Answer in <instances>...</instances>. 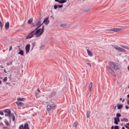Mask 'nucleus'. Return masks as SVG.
Returning <instances> with one entry per match:
<instances>
[{
  "label": "nucleus",
  "mask_w": 129,
  "mask_h": 129,
  "mask_svg": "<svg viewBox=\"0 0 129 129\" xmlns=\"http://www.w3.org/2000/svg\"><path fill=\"white\" fill-rule=\"evenodd\" d=\"M114 129H119V127L118 126V125H115Z\"/></svg>",
  "instance_id": "37998d69"
},
{
  "label": "nucleus",
  "mask_w": 129,
  "mask_h": 129,
  "mask_svg": "<svg viewBox=\"0 0 129 129\" xmlns=\"http://www.w3.org/2000/svg\"><path fill=\"white\" fill-rule=\"evenodd\" d=\"M3 111L5 112V113H8V114H10V115L12 114V111L9 109H6L4 110Z\"/></svg>",
  "instance_id": "f8f14e48"
},
{
  "label": "nucleus",
  "mask_w": 129,
  "mask_h": 129,
  "mask_svg": "<svg viewBox=\"0 0 129 129\" xmlns=\"http://www.w3.org/2000/svg\"><path fill=\"white\" fill-rule=\"evenodd\" d=\"M112 47L114 48L118 52H122V53H125V49L118 47V46L116 45V46H114L113 45H112Z\"/></svg>",
  "instance_id": "39448f33"
},
{
  "label": "nucleus",
  "mask_w": 129,
  "mask_h": 129,
  "mask_svg": "<svg viewBox=\"0 0 129 129\" xmlns=\"http://www.w3.org/2000/svg\"><path fill=\"white\" fill-rule=\"evenodd\" d=\"M124 127H126V128L129 129V123H126V124L124 125Z\"/></svg>",
  "instance_id": "c756f323"
},
{
  "label": "nucleus",
  "mask_w": 129,
  "mask_h": 129,
  "mask_svg": "<svg viewBox=\"0 0 129 129\" xmlns=\"http://www.w3.org/2000/svg\"><path fill=\"white\" fill-rule=\"evenodd\" d=\"M37 90H38V92H41V91H40V89L38 88V89H37Z\"/></svg>",
  "instance_id": "4d7b16f0"
},
{
  "label": "nucleus",
  "mask_w": 129,
  "mask_h": 129,
  "mask_svg": "<svg viewBox=\"0 0 129 129\" xmlns=\"http://www.w3.org/2000/svg\"><path fill=\"white\" fill-rule=\"evenodd\" d=\"M114 123H115V124H116V125L118 124V122L117 121V118L114 117Z\"/></svg>",
  "instance_id": "393cba45"
},
{
  "label": "nucleus",
  "mask_w": 129,
  "mask_h": 129,
  "mask_svg": "<svg viewBox=\"0 0 129 129\" xmlns=\"http://www.w3.org/2000/svg\"><path fill=\"white\" fill-rule=\"evenodd\" d=\"M7 66H10V65H13V61L10 62V63H7Z\"/></svg>",
  "instance_id": "58836bf2"
},
{
  "label": "nucleus",
  "mask_w": 129,
  "mask_h": 129,
  "mask_svg": "<svg viewBox=\"0 0 129 129\" xmlns=\"http://www.w3.org/2000/svg\"><path fill=\"white\" fill-rule=\"evenodd\" d=\"M57 106V104L53 102H49L47 105V111H51L53 108Z\"/></svg>",
  "instance_id": "f03ea898"
},
{
  "label": "nucleus",
  "mask_w": 129,
  "mask_h": 129,
  "mask_svg": "<svg viewBox=\"0 0 129 129\" xmlns=\"http://www.w3.org/2000/svg\"><path fill=\"white\" fill-rule=\"evenodd\" d=\"M54 10H57L58 9V5H55L54 6Z\"/></svg>",
  "instance_id": "4c0bfd02"
},
{
  "label": "nucleus",
  "mask_w": 129,
  "mask_h": 129,
  "mask_svg": "<svg viewBox=\"0 0 129 129\" xmlns=\"http://www.w3.org/2000/svg\"><path fill=\"white\" fill-rule=\"evenodd\" d=\"M92 85H93V83L92 82H91L89 86V94H90V95H91V89L92 88Z\"/></svg>",
  "instance_id": "ddd939ff"
},
{
  "label": "nucleus",
  "mask_w": 129,
  "mask_h": 129,
  "mask_svg": "<svg viewBox=\"0 0 129 129\" xmlns=\"http://www.w3.org/2000/svg\"><path fill=\"white\" fill-rule=\"evenodd\" d=\"M5 30H6V31H8V30H9V29L10 28V22H7L5 24Z\"/></svg>",
  "instance_id": "9b49d317"
},
{
  "label": "nucleus",
  "mask_w": 129,
  "mask_h": 129,
  "mask_svg": "<svg viewBox=\"0 0 129 129\" xmlns=\"http://www.w3.org/2000/svg\"><path fill=\"white\" fill-rule=\"evenodd\" d=\"M119 100H120V101H121V100H122V98H120V99H119Z\"/></svg>",
  "instance_id": "bf43d9fd"
},
{
  "label": "nucleus",
  "mask_w": 129,
  "mask_h": 129,
  "mask_svg": "<svg viewBox=\"0 0 129 129\" xmlns=\"http://www.w3.org/2000/svg\"><path fill=\"white\" fill-rule=\"evenodd\" d=\"M127 98H129V94L127 95Z\"/></svg>",
  "instance_id": "052dcab7"
},
{
  "label": "nucleus",
  "mask_w": 129,
  "mask_h": 129,
  "mask_svg": "<svg viewBox=\"0 0 129 129\" xmlns=\"http://www.w3.org/2000/svg\"><path fill=\"white\" fill-rule=\"evenodd\" d=\"M55 2L56 3H58V4H65V3H67V0H55Z\"/></svg>",
  "instance_id": "9d476101"
},
{
  "label": "nucleus",
  "mask_w": 129,
  "mask_h": 129,
  "mask_svg": "<svg viewBox=\"0 0 129 129\" xmlns=\"http://www.w3.org/2000/svg\"><path fill=\"white\" fill-rule=\"evenodd\" d=\"M110 65L111 67L114 68V70H119L121 68V66L118 63H115L114 62L110 61Z\"/></svg>",
  "instance_id": "7ed1b4c3"
},
{
  "label": "nucleus",
  "mask_w": 129,
  "mask_h": 129,
  "mask_svg": "<svg viewBox=\"0 0 129 129\" xmlns=\"http://www.w3.org/2000/svg\"><path fill=\"white\" fill-rule=\"evenodd\" d=\"M121 47H122V48H124V49H126V50H129V47L126 45H121Z\"/></svg>",
  "instance_id": "b1692460"
},
{
  "label": "nucleus",
  "mask_w": 129,
  "mask_h": 129,
  "mask_svg": "<svg viewBox=\"0 0 129 129\" xmlns=\"http://www.w3.org/2000/svg\"><path fill=\"white\" fill-rule=\"evenodd\" d=\"M37 25H36V24H32V25L31 26V28H35V27H36Z\"/></svg>",
  "instance_id": "a18cd8bd"
},
{
  "label": "nucleus",
  "mask_w": 129,
  "mask_h": 129,
  "mask_svg": "<svg viewBox=\"0 0 129 129\" xmlns=\"http://www.w3.org/2000/svg\"><path fill=\"white\" fill-rule=\"evenodd\" d=\"M10 117H12L13 121H15V120H16V117L15 116V114L14 113H12L10 115Z\"/></svg>",
  "instance_id": "f3484780"
},
{
  "label": "nucleus",
  "mask_w": 129,
  "mask_h": 129,
  "mask_svg": "<svg viewBox=\"0 0 129 129\" xmlns=\"http://www.w3.org/2000/svg\"><path fill=\"white\" fill-rule=\"evenodd\" d=\"M33 22V18H30L27 22V23L29 25H31V24H32V23Z\"/></svg>",
  "instance_id": "412c9836"
},
{
  "label": "nucleus",
  "mask_w": 129,
  "mask_h": 129,
  "mask_svg": "<svg viewBox=\"0 0 129 129\" xmlns=\"http://www.w3.org/2000/svg\"><path fill=\"white\" fill-rule=\"evenodd\" d=\"M109 31H111V32H115V33H118L119 32H121L122 29L120 28H113L109 29Z\"/></svg>",
  "instance_id": "0eeeda50"
},
{
  "label": "nucleus",
  "mask_w": 129,
  "mask_h": 129,
  "mask_svg": "<svg viewBox=\"0 0 129 129\" xmlns=\"http://www.w3.org/2000/svg\"><path fill=\"white\" fill-rule=\"evenodd\" d=\"M44 31H45V26L42 25V28L39 29H35L33 31H31L25 38V40H28V39H32L34 36H36V38L41 37L42 34H44Z\"/></svg>",
  "instance_id": "f257e3e1"
},
{
  "label": "nucleus",
  "mask_w": 129,
  "mask_h": 129,
  "mask_svg": "<svg viewBox=\"0 0 129 129\" xmlns=\"http://www.w3.org/2000/svg\"><path fill=\"white\" fill-rule=\"evenodd\" d=\"M120 116H121V114H120V113H118L116 114V117H115V118H119V117H120Z\"/></svg>",
  "instance_id": "cd10ccee"
},
{
  "label": "nucleus",
  "mask_w": 129,
  "mask_h": 129,
  "mask_svg": "<svg viewBox=\"0 0 129 129\" xmlns=\"http://www.w3.org/2000/svg\"><path fill=\"white\" fill-rule=\"evenodd\" d=\"M84 12L85 13H90V9H85L84 10Z\"/></svg>",
  "instance_id": "2f4dec72"
},
{
  "label": "nucleus",
  "mask_w": 129,
  "mask_h": 129,
  "mask_svg": "<svg viewBox=\"0 0 129 129\" xmlns=\"http://www.w3.org/2000/svg\"><path fill=\"white\" fill-rule=\"evenodd\" d=\"M87 52L88 53V55H89V56H90V57H92V56H93V54L92 53V52L90 51V50H89V49L87 50Z\"/></svg>",
  "instance_id": "dca6fc26"
},
{
  "label": "nucleus",
  "mask_w": 129,
  "mask_h": 129,
  "mask_svg": "<svg viewBox=\"0 0 129 129\" xmlns=\"http://www.w3.org/2000/svg\"><path fill=\"white\" fill-rule=\"evenodd\" d=\"M36 26H39V25H43V22L40 21H36Z\"/></svg>",
  "instance_id": "a878e982"
},
{
  "label": "nucleus",
  "mask_w": 129,
  "mask_h": 129,
  "mask_svg": "<svg viewBox=\"0 0 129 129\" xmlns=\"http://www.w3.org/2000/svg\"><path fill=\"white\" fill-rule=\"evenodd\" d=\"M117 120L118 121V122H119L120 121V120L119 119V118H117Z\"/></svg>",
  "instance_id": "3c124183"
},
{
  "label": "nucleus",
  "mask_w": 129,
  "mask_h": 129,
  "mask_svg": "<svg viewBox=\"0 0 129 129\" xmlns=\"http://www.w3.org/2000/svg\"><path fill=\"white\" fill-rule=\"evenodd\" d=\"M36 26L37 27L35 29H40V28H41V27H42V26H43V24H39V25H36Z\"/></svg>",
  "instance_id": "7c9ffc66"
},
{
  "label": "nucleus",
  "mask_w": 129,
  "mask_h": 129,
  "mask_svg": "<svg viewBox=\"0 0 129 129\" xmlns=\"http://www.w3.org/2000/svg\"><path fill=\"white\" fill-rule=\"evenodd\" d=\"M78 123H77V122H75L74 123H73V126L74 127H75V126H77Z\"/></svg>",
  "instance_id": "473e14b6"
},
{
  "label": "nucleus",
  "mask_w": 129,
  "mask_h": 129,
  "mask_svg": "<svg viewBox=\"0 0 129 129\" xmlns=\"http://www.w3.org/2000/svg\"><path fill=\"white\" fill-rule=\"evenodd\" d=\"M19 129H24V125L23 124H21L19 126Z\"/></svg>",
  "instance_id": "72a5a7b5"
},
{
  "label": "nucleus",
  "mask_w": 129,
  "mask_h": 129,
  "mask_svg": "<svg viewBox=\"0 0 129 129\" xmlns=\"http://www.w3.org/2000/svg\"><path fill=\"white\" fill-rule=\"evenodd\" d=\"M58 8H59V9H62V8H63V5H57Z\"/></svg>",
  "instance_id": "a19ab883"
},
{
  "label": "nucleus",
  "mask_w": 129,
  "mask_h": 129,
  "mask_svg": "<svg viewBox=\"0 0 129 129\" xmlns=\"http://www.w3.org/2000/svg\"><path fill=\"white\" fill-rule=\"evenodd\" d=\"M0 68H2V69L5 68L4 67V66H0Z\"/></svg>",
  "instance_id": "6e6d98bb"
},
{
  "label": "nucleus",
  "mask_w": 129,
  "mask_h": 129,
  "mask_svg": "<svg viewBox=\"0 0 129 129\" xmlns=\"http://www.w3.org/2000/svg\"><path fill=\"white\" fill-rule=\"evenodd\" d=\"M121 121H125V122H128V119L126 118H123L121 119Z\"/></svg>",
  "instance_id": "aec40b11"
},
{
  "label": "nucleus",
  "mask_w": 129,
  "mask_h": 129,
  "mask_svg": "<svg viewBox=\"0 0 129 129\" xmlns=\"http://www.w3.org/2000/svg\"><path fill=\"white\" fill-rule=\"evenodd\" d=\"M24 129H30V127H29V124L28 123H25L24 126Z\"/></svg>",
  "instance_id": "6ab92c4d"
},
{
  "label": "nucleus",
  "mask_w": 129,
  "mask_h": 129,
  "mask_svg": "<svg viewBox=\"0 0 129 129\" xmlns=\"http://www.w3.org/2000/svg\"><path fill=\"white\" fill-rule=\"evenodd\" d=\"M56 94H57V92L53 91L48 93V94L47 95V96L49 98H53V97H55V96H56Z\"/></svg>",
  "instance_id": "20e7f679"
},
{
  "label": "nucleus",
  "mask_w": 129,
  "mask_h": 129,
  "mask_svg": "<svg viewBox=\"0 0 129 129\" xmlns=\"http://www.w3.org/2000/svg\"><path fill=\"white\" fill-rule=\"evenodd\" d=\"M51 18H52V19H54V17H53V16H51Z\"/></svg>",
  "instance_id": "69168bd1"
},
{
  "label": "nucleus",
  "mask_w": 129,
  "mask_h": 129,
  "mask_svg": "<svg viewBox=\"0 0 129 129\" xmlns=\"http://www.w3.org/2000/svg\"><path fill=\"white\" fill-rule=\"evenodd\" d=\"M35 46H36V42H33L32 43V48L31 51H32V50L34 49V47H35Z\"/></svg>",
  "instance_id": "4be33fe9"
},
{
  "label": "nucleus",
  "mask_w": 129,
  "mask_h": 129,
  "mask_svg": "<svg viewBox=\"0 0 129 129\" xmlns=\"http://www.w3.org/2000/svg\"><path fill=\"white\" fill-rule=\"evenodd\" d=\"M30 48H31V44H28L25 46V51L26 54H28L30 52Z\"/></svg>",
  "instance_id": "6e6552de"
},
{
  "label": "nucleus",
  "mask_w": 129,
  "mask_h": 129,
  "mask_svg": "<svg viewBox=\"0 0 129 129\" xmlns=\"http://www.w3.org/2000/svg\"><path fill=\"white\" fill-rule=\"evenodd\" d=\"M60 27L61 28H68V27H67V24H61Z\"/></svg>",
  "instance_id": "bb28decb"
},
{
  "label": "nucleus",
  "mask_w": 129,
  "mask_h": 129,
  "mask_svg": "<svg viewBox=\"0 0 129 129\" xmlns=\"http://www.w3.org/2000/svg\"><path fill=\"white\" fill-rule=\"evenodd\" d=\"M115 108H116V106H115L114 110H115Z\"/></svg>",
  "instance_id": "774afa93"
},
{
  "label": "nucleus",
  "mask_w": 129,
  "mask_h": 129,
  "mask_svg": "<svg viewBox=\"0 0 129 129\" xmlns=\"http://www.w3.org/2000/svg\"><path fill=\"white\" fill-rule=\"evenodd\" d=\"M122 102H124V99L122 100Z\"/></svg>",
  "instance_id": "e2e57ef3"
},
{
  "label": "nucleus",
  "mask_w": 129,
  "mask_h": 129,
  "mask_svg": "<svg viewBox=\"0 0 129 129\" xmlns=\"http://www.w3.org/2000/svg\"><path fill=\"white\" fill-rule=\"evenodd\" d=\"M127 103L128 105H129V99H127Z\"/></svg>",
  "instance_id": "5fc2aeb1"
},
{
  "label": "nucleus",
  "mask_w": 129,
  "mask_h": 129,
  "mask_svg": "<svg viewBox=\"0 0 129 129\" xmlns=\"http://www.w3.org/2000/svg\"><path fill=\"white\" fill-rule=\"evenodd\" d=\"M5 116H9V117H11V115L9 114H5Z\"/></svg>",
  "instance_id": "49530a36"
},
{
  "label": "nucleus",
  "mask_w": 129,
  "mask_h": 129,
  "mask_svg": "<svg viewBox=\"0 0 129 129\" xmlns=\"http://www.w3.org/2000/svg\"><path fill=\"white\" fill-rule=\"evenodd\" d=\"M117 107L118 109H121V108H122V107H123V104H118L117 105Z\"/></svg>",
  "instance_id": "a211bd4d"
},
{
  "label": "nucleus",
  "mask_w": 129,
  "mask_h": 129,
  "mask_svg": "<svg viewBox=\"0 0 129 129\" xmlns=\"http://www.w3.org/2000/svg\"><path fill=\"white\" fill-rule=\"evenodd\" d=\"M3 129H11V128H10L8 127L4 126V127H3Z\"/></svg>",
  "instance_id": "de8ad7c7"
},
{
  "label": "nucleus",
  "mask_w": 129,
  "mask_h": 129,
  "mask_svg": "<svg viewBox=\"0 0 129 129\" xmlns=\"http://www.w3.org/2000/svg\"><path fill=\"white\" fill-rule=\"evenodd\" d=\"M87 65H89L90 66V67H91V63H90L89 62H87Z\"/></svg>",
  "instance_id": "09e8293b"
},
{
  "label": "nucleus",
  "mask_w": 129,
  "mask_h": 129,
  "mask_svg": "<svg viewBox=\"0 0 129 129\" xmlns=\"http://www.w3.org/2000/svg\"><path fill=\"white\" fill-rule=\"evenodd\" d=\"M125 108H126V109H128L129 106H125Z\"/></svg>",
  "instance_id": "603ef678"
},
{
  "label": "nucleus",
  "mask_w": 129,
  "mask_h": 129,
  "mask_svg": "<svg viewBox=\"0 0 129 129\" xmlns=\"http://www.w3.org/2000/svg\"><path fill=\"white\" fill-rule=\"evenodd\" d=\"M0 27L1 30H3V23H2V21H0Z\"/></svg>",
  "instance_id": "e433bc0d"
},
{
  "label": "nucleus",
  "mask_w": 129,
  "mask_h": 129,
  "mask_svg": "<svg viewBox=\"0 0 129 129\" xmlns=\"http://www.w3.org/2000/svg\"><path fill=\"white\" fill-rule=\"evenodd\" d=\"M5 124L7 126H9L10 125V123H9V121H5Z\"/></svg>",
  "instance_id": "c9c22d12"
},
{
  "label": "nucleus",
  "mask_w": 129,
  "mask_h": 129,
  "mask_svg": "<svg viewBox=\"0 0 129 129\" xmlns=\"http://www.w3.org/2000/svg\"><path fill=\"white\" fill-rule=\"evenodd\" d=\"M38 22H40L42 23V17L41 16L38 19Z\"/></svg>",
  "instance_id": "79ce46f5"
},
{
  "label": "nucleus",
  "mask_w": 129,
  "mask_h": 129,
  "mask_svg": "<svg viewBox=\"0 0 129 129\" xmlns=\"http://www.w3.org/2000/svg\"><path fill=\"white\" fill-rule=\"evenodd\" d=\"M4 72H5V73H7V71L6 70V69L4 70Z\"/></svg>",
  "instance_id": "13d9d810"
},
{
  "label": "nucleus",
  "mask_w": 129,
  "mask_h": 129,
  "mask_svg": "<svg viewBox=\"0 0 129 129\" xmlns=\"http://www.w3.org/2000/svg\"><path fill=\"white\" fill-rule=\"evenodd\" d=\"M50 23V21H49V17H47L46 18L44 19L42 24H45V25H49Z\"/></svg>",
  "instance_id": "1a4fd4ad"
},
{
  "label": "nucleus",
  "mask_w": 129,
  "mask_h": 129,
  "mask_svg": "<svg viewBox=\"0 0 129 129\" xmlns=\"http://www.w3.org/2000/svg\"><path fill=\"white\" fill-rule=\"evenodd\" d=\"M16 103L18 106H24L25 105V104L22 102H16Z\"/></svg>",
  "instance_id": "4468645a"
},
{
  "label": "nucleus",
  "mask_w": 129,
  "mask_h": 129,
  "mask_svg": "<svg viewBox=\"0 0 129 129\" xmlns=\"http://www.w3.org/2000/svg\"><path fill=\"white\" fill-rule=\"evenodd\" d=\"M111 129H114V126L112 125V126L111 127Z\"/></svg>",
  "instance_id": "864d4df0"
},
{
  "label": "nucleus",
  "mask_w": 129,
  "mask_h": 129,
  "mask_svg": "<svg viewBox=\"0 0 129 129\" xmlns=\"http://www.w3.org/2000/svg\"><path fill=\"white\" fill-rule=\"evenodd\" d=\"M120 125H121V126H122V125H123V123H121V124H120Z\"/></svg>",
  "instance_id": "338daca9"
},
{
  "label": "nucleus",
  "mask_w": 129,
  "mask_h": 129,
  "mask_svg": "<svg viewBox=\"0 0 129 129\" xmlns=\"http://www.w3.org/2000/svg\"><path fill=\"white\" fill-rule=\"evenodd\" d=\"M6 81H8V78L6 77L4 79H3V82H6Z\"/></svg>",
  "instance_id": "f704fd0d"
},
{
  "label": "nucleus",
  "mask_w": 129,
  "mask_h": 129,
  "mask_svg": "<svg viewBox=\"0 0 129 129\" xmlns=\"http://www.w3.org/2000/svg\"><path fill=\"white\" fill-rule=\"evenodd\" d=\"M106 68L111 75H112L113 76H116V75H115V72L113 71V70L111 67H106Z\"/></svg>",
  "instance_id": "423d86ee"
},
{
  "label": "nucleus",
  "mask_w": 129,
  "mask_h": 129,
  "mask_svg": "<svg viewBox=\"0 0 129 129\" xmlns=\"http://www.w3.org/2000/svg\"><path fill=\"white\" fill-rule=\"evenodd\" d=\"M91 111H88L87 112V118H89V117H90V113H91Z\"/></svg>",
  "instance_id": "5701e85b"
},
{
  "label": "nucleus",
  "mask_w": 129,
  "mask_h": 129,
  "mask_svg": "<svg viewBox=\"0 0 129 129\" xmlns=\"http://www.w3.org/2000/svg\"><path fill=\"white\" fill-rule=\"evenodd\" d=\"M44 48H45V45H41L40 47V50H43Z\"/></svg>",
  "instance_id": "ea45409f"
},
{
  "label": "nucleus",
  "mask_w": 129,
  "mask_h": 129,
  "mask_svg": "<svg viewBox=\"0 0 129 129\" xmlns=\"http://www.w3.org/2000/svg\"><path fill=\"white\" fill-rule=\"evenodd\" d=\"M12 49H13V47L11 46L9 48V51H12Z\"/></svg>",
  "instance_id": "8fccbe9b"
},
{
  "label": "nucleus",
  "mask_w": 129,
  "mask_h": 129,
  "mask_svg": "<svg viewBox=\"0 0 129 129\" xmlns=\"http://www.w3.org/2000/svg\"><path fill=\"white\" fill-rule=\"evenodd\" d=\"M17 100L18 101H24V100H25V98H19Z\"/></svg>",
  "instance_id": "c85d7f7f"
},
{
  "label": "nucleus",
  "mask_w": 129,
  "mask_h": 129,
  "mask_svg": "<svg viewBox=\"0 0 129 129\" xmlns=\"http://www.w3.org/2000/svg\"><path fill=\"white\" fill-rule=\"evenodd\" d=\"M19 52H18L19 55L21 56H24V50H22L21 48L19 49Z\"/></svg>",
  "instance_id": "2eb2a0df"
},
{
  "label": "nucleus",
  "mask_w": 129,
  "mask_h": 129,
  "mask_svg": "<svg viewBox=\"0 0 129 129\" xmlns=\"http://www.w3.org/2000/svg\"><path fill=\"white\" fill-rule=\"evenodd\" d=\"M122 129H125V128L124 127V126L122 127Z\"/></svg>",
  "instance_id": "680f3d73"
},
{
  "label": "nucleus",
  "mask_w": 129,
  "mask_h": 129,
  "mask_svg": "<svg viewBox=\"0 0 129 129\" xmlns=\"http://www.w3.org/2000/svg\"><path fill=\"white\" fill-rule=\"evenodd\" d=\"M2 119H3V118H2V117L0 116V120H2Z\"/></svg>",
  "instance_id": "0e129e2a"
},
{
  "label": "nucleus",
  "mask_w": 129,
  "mask_h": 129,
  "mask_svg": "<svg viewBox=\"0 0 129 129\" xmlns=\"http://www.w3.org/2000/svg\"><path fill=\"white\" fill-rule=\"evenodd\" d=\"M0 114L1 115H4V112H3L2 110H0Z\"/></svg>",
  "instance_id": "c03bdc74"
}]
</instances>
